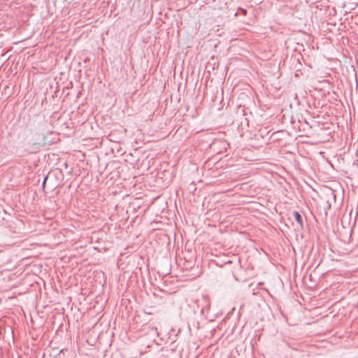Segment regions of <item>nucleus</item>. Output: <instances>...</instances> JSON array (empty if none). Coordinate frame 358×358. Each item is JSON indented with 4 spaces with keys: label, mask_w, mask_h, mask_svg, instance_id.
Segmentation results:
<instances>
[{
    "label": "nucleus",
    "mask_w": 358,
    "mask_h": 358,
    "mask_svg": "<svg viewBox=\"0 0 358 358\" xmlns=\"http://www.w3.org/2000/svg\"><path fill=\"white\" fill-rule=\"evenodd\" d=\"M231 263H232V261H231V260H229V261L227 262V264H231Z\"/></svg>",
    "instance_id": "20e7f679"
},
{
    "label": "nucleus",
    "mask_w": 358,
    "mask_h": 358,
    "mask_svg": "<svg viewBox=\"0 0 358 358\" xmlns=\"http://www.w3.org/2000/svg\"><path fill=\"white\" fill-rule=\"evenodd\" d=\"M328 195L330 197H331L334 199V201H336V194H335V192L333 189H329Z\"/></svg>",
    "instance_id": "f03ea898"
},
{
    "label": "nucleus",
    "mask_w": 358,
    "mask_h": 358,
    "mask_svg": "<svg viewBox=\"0 0 358 358\" xmlns=\"http://www.w3.org/2000/svg\"><path fill=\"white\" fill-rule=\"evenodd\" d=\"M48 176H46L44 179H43V181L42 182V187L43 188H45V183H46V181L48 180Z\"/></svg>",
    "instance_id": "7ed1b4c3"
},
{
    "label": "nucleus",
    "mask_w": 358,
    "mask_h": 358,
    "mask_svg": "<svg viewBox=\"0 0 358 358\" xmlns=\"http://www.w3.org/2000/svg\"><path fill=\"white\" fill-rule=\"evenodd\" d=\"M294 217L296 222L301 226H303V218L301 215L298 211H294L293 213Z\"/></svg>",
    "instance_id": "f257e3e1"
}]
</instances>
